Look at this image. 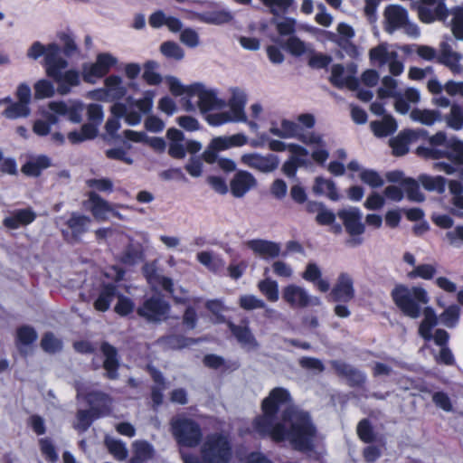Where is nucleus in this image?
<instances>
[{
  "mask_svg": "<svg viewBox=\"0 0 463 463\" xmlns=\"http://www.w3.org/2000/svg\"><path fill=\"white\" fill-rule=\"evenodd\" d=\"M86 205L93 217L98 221L108 220L109 213L121 218V215L118 212L114 211L110 203L101 198L96 192L89 193V199L86 202Z\"/></svg>",
  "mask_w": 463,
  "mask_h": 463,
  "instance_id": "5701e85b",
  "label": "nucleus"
},
{
  "mask_svg": "<svg viewBox=\"0 0 463 463\" xmlns=\"http://www.w3.org/2000/svg\"><path fill=\"white\" fill-rule=\"evenodd\" d=\"M155 96V91L146 90L139 99H134L132 97H128L127 99V103L129 106H135L140 113L146 114L150 112L153 108Z\"/></svg>",
  "mask_w": 463,
  "mask_h": 463,
  "instance_id": "8fccbe9b",
  "label": "nucleus"
},
{
  "mask_svg": "<svg viewBox=\"0 0 463 463\" xmlns=\"http://www.w3.org/2000/svg\"><path fill=\"white\" fill-rule=\"evenodd\" d=\"M117 296L116 287L112 284L104 285L94 302V307L98 311L104 312L109 309L110 303Z\"/></svg>",
  "mask_w": 463,
  "mask_h": 463,
  "instance_id": "37998d69",
  "label": "nucleus"
},
{
  "mask_svg": "<svg viewBox=\"0 0 463 463\" xmlns=\"http://www.w3.org/2000/svg\"><path fill=\"white\" fill-rule=\"evenodd\" d=\"M302 278L312 283L318 291L326 293L330 289V282L322 277L321 268L315 262H308L302 273Z\"/></svg>",
  "mask_w": 463,
  "mask_h": 463,
  "instance_id": "c85d7f7f",
  "label": "nucleus"
},
{
  "mask_svg": "<svg viewBox=\"0 0 463 463\" xmlns=\"http://www.w3.org/2000/svg\"><path fill=\"white\" fill-rule=\"evenodd\" d=\"M420 99V91L415 88H407L403 93L395 96L394 108L400 114L409 112L411 104H417Z\"/></svg>",
  "mask_w": 463,
  "mask_h": 463,
  "instance_id": "2f4dec72",
  "label": "nucleus"
},
{
  "mask_svg": "<svg viewBox=\"0 0 463 463\" xmlns=\"http://www.w3.org/2000/svg\"><path fill=\"white\" fill-rule=\"evenodd\" d=\"M445 151L446 155L444 157H448L456 163L463 164V141L455 137L449 138Z\"/></svg>",
  "mask_w": 463,
  "mask_h": 463,
  "instance_id": "6e6d98bb",
  "label": "nucleus"
},
{
  "mask_svg": "<svg viewBox=\"0 0 463 463\" xmlns=\"http://www.w3.org/2000/svg\"><path fill=\"white\" fill-rule=\"evenodd\" d=\"M133 456L129 463H146L152 459L155 455V449L152 444L146 440H136L132 444Z\"/></svg>",
  "mask_w": 463,
  "mask_h": 463,
  "instance_id": "72a5a7b5",
  "label": "nucleus"
},
{
  "mask_svg": "<svg viewBox=\"0 0 463 463\" xmlns=\"http://www.w3.org/2000/svg\"><path fill=\"white\" fill-rule=\"evenodd\" d=\"M397 89V80L392 78L391 76H384L382 79V86L378 90V96L381 99L393 97L398 95L396 91Z\"/></svg>",
  "mask_w": 463,
  "mask_h": 463,
  "instance_id": "0e129e2a",
  "label": "nucleus"
},
{
  "mask_svg": "<svg viewBox=\"0 0 463 463\" xmlns=\"http://www.w3.org/2000/svg\"><path fill=\"white\" fill-rule=\"evenodd\" d=\"M313 192L317 194L326 195L332 201H336L339 198L335 183L323 177L316 178Z\"/></svg>",
  "mask_w": 463,
  "mask_h": 463,
  "instance_id": "c03bdc74",
  "label": "nucleus"
},
{
  "mask_svg": "<svg viewBox=\"0 0 463 463\" xmlns=\"http://www.w3.org/2000/svg\"><path fill=\"white\" fill-rule=\"evenodd\" d=\"M331 82L336 87H346L355 90L358 87L357 79L342 65L335 64L332 67Z\"/></svg>",
  "mask_w": 463,
  "mask_h": 463,
  "instance_id": "7c9ffc66",
  "label": "nucleus"
},
{
  "mask_svg": "<svg viewBox=\"0 0 463 463\" xmlns=\"http://www.w3.org/2000/svg\"><path fill=\"white\" fill-rule=\"evenodd\" d=\"M451 31L458 40H463V5L452 10Z\"/></svg>",
  "mask_w": 463,
  "mask_h": 463,
  "instance_id": "774afa93",
  "label": "nucleus"
},
{
  "mask_svg": "<svg viewBox=\"0 0 463 463\" xmlns=\"http://www.w3.org/2000/svg\"><path fill=\"white\" fill-rule=\"evenodd\" d=\"M391 295L402 314L412 319L423 314L425 307L422 308V306L428 304L430 300L427 291L421 287L415 286L398 285L392 290Z\"/></svg>",
  "mask_w": 463,
  "mask_h": 463,
  "instance_id": "39448f33",
  "label": "nucleus"
},
{
  "mask_svg": "<svg viewBox=\"0 0 463 463\" xmlns=\"http://www.w3.org/2000/svg\"><path fill=\"white\" fill-rule=\"evenodd\" d=\"M101 350L105 356L104 368L107 371L108 376L110 379H115L117 377V368L118 365L117 351L112 345L107 343L102 345Z\"/></svg>",
  "mask_w": 463,
  "mask_h": 463,
  "instance_id": "79ce46f5",
  "label": "nucleus"
},
{
  "mask_svg": "<svg viewBox=\"0 0 463 463\" xmlns=\"http://www.w3.org/2000/svg\"><path fill=\"white\" fill-rule=\"evenodd\" d=\"M258 289L269 302H277L279 298V284L276 280L266 277L258 282Z\"/></svg>",
  "mask_w": 463,
  "mask_h": 463,
  "instance_id": "49530a36",
  "label": "nucleus"
},
{
  "mask_svg": "<svg viewBox=\"0 0 463 463\" xmlns=\"http://www.w3.org/2000/svg\"><path fill=\"white\" fill-rule=\"evenodd\" d=\"M199 18L203 23L221 25L231 22L232 15L230 12L222 10L201 14Z\"/></svg>",
  "mask_w": 463,
  "mask_h": 463,
  "instance_id": "5fc2aeb1",
  "label": "nucleus"
},
{
  "mask_svg": "<svg viewBox=\"0 0 463 463\" xmlns=\"http://www.w3.org/2000/svg\"><path fill=\"white\" fill-rule=\"evenodd\" d=\"M460 308L457 305L448 307L439 316V321L447 327H455L459 320Z\"/></svg>",
  "mask_w": 463,
  "mask_h": 463,
  "instance_id": "bf43d9fd",
  "label": "nucleus"
},
{
  "mask_svg": "<svg viewBox=\"0 0 463 463\" xmlns=\"http://www.w3.org/2000/svg\"><path fill=\"white\" fill-rule=\"evenodd\" d=\"M229 99L226 100L228 111H219L210 113L206 116V121L209 125L219 127L227 123L247 122L248 117L245 113V107L248 97L246 92L238 87L229 89Z\"/></svg>",
  "mask_w": 463,
  "mask_h": 463,
  "instance_id": "0eeeda50",
  "label": "nucleus"
},
{
  "mask_svg": "<svg viewBox=\"0 0 463 463\" xmlns=\"http://www.w3.org/2000/svg\"><path fill=\"white\" fill-rule=\"evenodd\" d=\"M105 443L109 452L118 460H124L128 457L126 444L112 437H107Z\"/></svg>",
  "mask_w": 463,
  "mask_h": 463,
  "instance_id": "680f3d73",
  "label": "nucleus"
},
{
  "mask_svg": "<svg viewBox=\"0 0 463 463\" xmlns=\"http://www.w3.org/2000/svg\"><path fill=\"white\" fill-rule=\"evenodd\" d=\"M48 107L57 118L59 116L65 117L72 123H80L82 119L84 104L80 100L52 101Z\"/></svg>",
  "mask_w": 463,
  "mask_h": 463,
  "instance_id": "a211bd4d",
  "label": "nucleus"
},
{
  "mask_svg": "<svg viewBox=\"0 0 463 463\" xmlns=\"http://www.w3.org/2000/svg\"><path fill=\"white\" fill-rule=\"evenodd\" d=\"M77 397L86 400L90 406V410H80L77 413L74 428L79 431L87 430L94 419L107 415L110 411V398L103 392L90 390L86 383L77 384Z\"/></svg>",
  "mask_w": 463,
  "mask_h": 463,
  "instance_id": "20e7f679",
  "label": "nucleus"
},
{
  "mask_svg": "<svg viewBox=\"0 0 463 463\" xmlns=\"http://www.w3.org/2000/svg\"><path fill=\"white\" fill-rule=\"evenodd\" d=\"M369 56L373 65L380 68L387 65L393 76H399L404 71L403 62L398 59V53L387 44H380L371 49Z\"/></svg>",
  "mask_w": 463,
  "mask_h": 463,
  "instance_id": "4468645a",
  "label": "nucleus"
},
{
  "mask_svg": "<svg viewBox=\"0 0 463 463\" xmlns=\"http://www.w3.org/2000/svg\"><path fill=\"white\" fill-rule=\"evenodd\" d=\"M244 244L255 255L263 259H275L279 256L281 251L279 243L263 239L249 240Z\"/></svg>",
  "mask_w": 463,
  "mask_h": 463,
  "instance_id": "a878e982",
  "label": "nucleus"
},
{
  "mask_svg": "<svg viewBox=\"0 0 463 463\" xmlns=\"http://www.w3.org/2000/svg\"><path fill=\"white\" fill-rule=\"evenodd\" d=\"M334 367L338 373L348 377L349 380L354 384H359L363 383L364 380V375L360 371L353 368L352 366L346 364L341 362H335Z\"/></svg>",
  "mask_w": 463,
  "mask_h": 463,
  "instance_id": "4d7b16f0",
  "label": "nucleus"
},
{
  "mask_svg": "<svg viewBox=\"0 0 463 463\" xmlns=\"http://www.w3.org/2000/svg\"><path fill=\"white\" fill-rule=\"evenodd\" d=\"M337 216L343 221L346 232L350 235H360L364 232L362 222V212L357 207L344 208L337 213Z\"/></svg>",
  "mask_w": 463,
  "mask_h": 463,
  "instance_id": "393cba45",
  "label": "nucleus"
},
{
  "mask_svg": "<svg viewBox=\"0 0 463 463\" xmlns=\"http://www.w3.org/2000/svg\"><path fill=\"white\" fill-rule=\"evenodd\" d=\"M171 431L177 443L185 447H195L202 439L200 426L193 420L183 415L171 420Z\"/></svg>",
  "mask_w": 463,
  "mask_h": 463,
  "instance_id": "1a4fd4ad",
  "label": "nucleus"
},
{
  "mask_svg": "<svg viewBox=\"0 0 463 463\" xmlns=\"http://www.w3.org/2000/svg\"><path fill=\"white\" fill-rule=\"evenodd\" d=\"M232 456V443L228 435L213 433L205 437L201 446L203 463H229Z\"/></svg>",
  "mask_w": 463,
  "mask_h": 463,
  "instance_id": "6e6552de",
  "label": "nucleus"
},
{
  "mask_svg": "<svg viewBox=\"0 0 463 463\" xmlns=\"http://www.w3.org/2000/svg\"><path fill=\"white\" fill-rule=\"evenodd\" d=\"M171 93L181 98V106L187 112L199 109L202 114L221 110L226 107V99L219 96L217 89L201 82L184 85L180 80L169 76L165 79Z\"/></svg>",
  "mask_w": 463,
  "mask_h": 463,
  "instance_id": "7ed1b4c3",
  "label": "nucleus"
},
{
  "mask_svg": "<svg viewBox=\"0 0 463 463\" xmlns=\"http://www.w3.org/2000/svg\"><path fill=\"white\" fill-rule=\"evenodd\" d=\"M245 166L263 174L274 172L279 165V157L274 154L262 155L257 152L245 153L241 156Z\"/></svg>",
  "mask_w": 463,
  "mask_h": 463,
  "instance_id": "dca6fc26",
  "label": "nucleus"
},
{
  "mask_svg": "<svg viewBox=\"0 0 463 463\" xmlns=\"http://www.w3.org/2000/svg\"><path fill=\"white\" fill-rule=\"evenodd\" d=\"M2 104H8V107L3 112V115L7 118L15 119L26 118L30 115L31 110L28 105L20 101L13 102L9 97L0 99V105Z\"/></svg>",
  "mask_w": 463,
  "mask_h": 463,
  "instance_id": "4c0bfd02",
  "label": "nucleus"
},
{
  "mask_svg": "<svg viewBox=\"0 0 463 463\" xmlns=\"http://www.w3.org/2000/svg\"><path fill=\"white\" fill-rule=\"evenodd\" d=\"M118 60L109 52H100L97 54L94 62L82 64L81 75L85 82L95 84L99 80L106 76L110 69L116 66Z\"/></svg>",
  "mask_w": 463,
  "mask_h": 463,
  "instance_id": "f8f14e48",
  "label": "nucleus"
},
{
  "mask_svg": "<svg viewBox=\"0 0 463 463\" xmlns=\"http://www.w3.org/2000/svg\"><path fill=\"white\" fill-rule=\"evenodd\" d=\"M52 165L51 158L44 155L32 157L26 164L22 166V172L30 176H38L43 170L50 167Z\"/></svg>",
  "mask_w": 463,
  "mask_h": 463,
  "instance_id": "e433bc0d",
  "label": "nucleus"
},
{
  "mask_svg": "<svg viewBox=\"0 0 463 463\" xmlns=\"http://www.w3.org/2000/svg\"><path fill=\"white\" fill-rule=\"evenodd\" d=\"M445 121L450 128L454 130H460L463 128V109L458 105L453 104L450 107L449 113L446 115Z\"/></svg>",
  "mask_w": 463,
  "mask_h": 463,
  "instance_id": "864d4df0",
  "label": "nucleus"
},
{
  "mask_svg": "<svg viewBox=\"0 0 463 463\" xmlns=\"http://www.w3.org/2000/svg\"><path fill=\"white\" fill-rule=\"evenodd\" d=\"M449 188L453 194L452 203L456 207L454 213L459 217H463V185L458 181H451L449 184Z\"/></svg>",
  "mask_w": 463,
  "mask_h": 463,
  "instance_id": "603ef678",
  "label": "nucleus"
},
{
  "mask_svg": "<svg viewBox=\"0 0 463 463\" xmlns=\"http://www.w3.org/2000/svg\"><path fill=\"white\" fill-rule=\"evenodd\" d=\"M128 92V88L122 77L109 75L104 80V86L87 93V98L103 102H112L123 99Z\"/></svg>",
  "mask_w": 463,
  "mask_h": 463,
  "instance_id": "9b49d317",
  "label": "nucleus"
},
{
  "mask_svg": "<svg viewBox=\"0 0 463 463\" xmlns=\"http://www.w3.org/2000/svg\"><path fill=\"white\" fill-rule=\"evenodd\" d=\"M419 182L428 191L443 193L446 188V180L442 176H431L428 175H421L419 177Z\"/></svg>",
  "mask_w": 463,
  "mask_h": 463,
  "instance_id": "3c124183",
  "label": "nucleus"
},
{
  "mask_svg": "<svg viewBox=\"0 0 463 463\" xmlns=\"http://www.w3.org/2000/svg\"><path fill=\"white\" fill-rule=\"evenodd\" d=\"M91 219L88 216L73 213L67 222V225L74 238L86 232L90 225Z\"/></svg>",
  "mask_w": 463,
  "mask_h": 463,
  "instance_id": "a18cd8bd",
  "label": "nucleus"
},
{
  "mask_svg": "<svg viewBox=\"0 0 463 463\" xmlns=\"http://www.w3.org/2000/svg\"><path fill=\"white\" fill-rule=\"evenodd\" d=\"M36 338L37 334L33 328L30 326L21 327L17 331V346L20 352L24 354H27Z\"/></svg>",
  "mask_w": 463,
  "mask_h": 463,
  "instance_id": "a19ab883",
  "label": "nucleus"
},
{
  "mask_svg": "<svg viewBox=\"0 0 463 463\" xmlns=\"http://www.w3.org/2000/svg\"><path fill=\"white\" fill-rule=\"evenodd\" d=\"M166 136L170 140L169 155L174 158H184L185 156V146L183 132L176 128H169Z\"/></svg>",
  "mask_w": 463,
  "mask_h": 463,
  "instance_id": "473e14b6",
  "label": "nucleus"
},
{
  "mask_svg": "<svg viewBox=\"0 0 463 463\" xmlns=\"http://www.w3.org/2000/svg\"><path fill=\"white\" fill-rule=\"evenodd\" d=\"M269 132L275 137L287 139L298 137L299 128L294 121L282 119L279 125L271 123Z\"/></svg>",
  "mask_w": 463,
  "mask_h": 463,
  "instance_id": "f704fd0d",
  "label": "nucleus"
},
{
  "mask_svg": "<svg viewBox=\"0 0 463 463\" xmlns=\"http://www.w3.org/2000/svg\"><path fill=\"white\" fill-rule=\"evenodd\" d=\"M26 57L32 61L43 58L46 75L58 84L60 94L66 95L71 88L80 85V72L74 69L65 71L68 61L61 56V47L58 43H50L45 45L40 41H34L26 51Z\"/></svg>",
  "mask_w": 463,
  "mask_h": 463,
  "instance_id": "f03ea898",
  "label": "nucleus"
},
{
  "mask_svg": "<svg viewBox=\"0 0 463 463\" xmlns=\"http://www.w3.org/2000/svg\"><path fill=\"white\" fill-rule=\"evenodd\" d=\"M419 18L426 24L443 20L447 16L444 0H420L415 3Z\"/></svg>",
  "mask_w": 463,
  "mask_h": 463,
  "instance_id": "f3484780",
  "label": "nucleus"
},
{
  "mask_svg": "<svg viewBox=\"0 0 463 463\" xmlns=\"http://www.w3.org/2000/svg\"><path fill=\"white\" fill-rule=\"evenodd\" d=\"M402 185L410 200L415 202H421L424 200V195L420 191L419 184L414 179H404Z\"/></svg>",
  "mask_w": 463,
  "mask_h": 463,
  "instance_id": "e2e57ef3",
  "label": "nucleus"
},
{
  "mask_svg": "<svg viewBox=\"0 0 463 463\" xmlns=\"http://www.w3.org/2000/svg\"><path fill=\"white\" fill-rule=\"evenodd\" d=\"M282 298L292 308H304L308 306H319L321 300L318 297L312 296L303 287L297 284H289L282 290Z\"/></svg>",
  "mask_w": 463,
  "mask_h": 463,
  "instance_id": "2eb2a0df",
  "label": "nucleus"
},
{
  "mask_svg": "<svg viewBox=\"0 0 463 463\" xmlns=\"http://www.w3.org/2000/svg\"><path fill=\"white\" fill-rule=\"evenodd\" d=\"M330 296L334 301L349 302L355 296L354 279L348 272H340L331 289Z\"/></svg>",
  "mask_w": 463,
  "mask_h": 463,
  "instance_id": "aec40b11",
  "label": "nucleus"
},
{
  "mask_svg": "<svg viewBox=\"0 0 463 463\" xmlns=\"http://www.w3.org/2000/svg\"><path fill=\"white\" fill-rule=\"evenodd\" d=\"M449 140L445 132L439 131L428 137L427 146H420L417 148V154L427 158H442L446 155L445 150L448 147Z\"/></svg>",
  "mask_w": 463,
  "mask_h": 463,
  "instance_id": "6ab92c4d",
  "label": "nucleus"
},
{
  "mask_svg": "<svg viewBox=\"0 0 463 463\" xmlns=\"http://www.w3.org/2000/svg\"><path fill=\"white\" fill-rule=\"evenodd\" d=\"M438 324V317L432 307H427L423 312V319L419 326V335L426 341L434 340L440 346V352L435 356V361L439 364L451 365L454 364V356L447 346L449 334L444 329H437L432 334V329Z\"/></svg>",
  "mask_w": 463,
  "mask_h": 463,
  "instance_id": "423d86ee",
  "label": "nucleus"
},
{
  "mask_svg": "<svg viewBox=\"0 0 463 463\" xmlns=\"http://www.w3.org/2000/svg\"><path fill=\"white\" fill-rule=\"evenodd\" d=\"M299 139L308 146H310L312 159L320 165H323L329 157V152L321 135L317 133H307L301 135Z\"/></svg>",
  "mask_w": 463,
  "mask_h": 463,
  "instance_id": "b1692460",
  "label": "nucleus"
},
{
  "mask_svg": "<svg viewBox=\"0 0 463 463\" xmlns=\"http://www.w3.org/2000/svg\"><path fill=\"white\" fill-rule=\"evenodd\" d=\"M36 218V213L30 208L13 211L9 216L4 219V225L9 229H17L32 223Z\"/></svg>",
  "mask_w": 463,
  "mask_h": 463,
  "instance_id": "c756f323",
  "label": "nucleus"
},
{
  "mask_svg": "<svg viewBox=\"0 0 463 463\" xmlns=\"http://www.w3.org/2000/svg\"><path fill=\"white\" fill-rule=\"evenodd\" d=\"M240 307L245 310L263 309L267 307L266 303L255 295H243L239 300Z\"/></svg>",
  "mask_w": 463,
  "mask_h": 463,
  "instance_id": "338daca9",
  "label": "nucleus"
},
{
  "mask_svg": "<svg viewBox=\"0 0 463 463\" xmlns=\"http://www.w3.org/2000/svg\"><path fill=\"white\" fill-rule=\"evenodd\" d=\"M228 325L232 335L243 348L253 350L258 347V343L247 326H235L231 322Z\"/></svg>",
  "mask_w": 463,
  "mask_h": 463,
  "instance_id": "c9c22d12",
  "label": "nucleus"
},
{
  "mask_svg": "<svg viewBox=\"0 0 463 463\" xmlns=\"http://www.w3.org/2000/svg\"><path fill=\"white\" fill-rule=\"evenodd\" d=\"M169 305L159 297L147 299L137 310L139 316L149 321H159L165 317Z\"/></svg>",
  "mask_w": 463,
  "mask_h": 463,
  "instance_id": "412c9836",
  "label": "nucleus"
},
{
  "mask_svg": "<svg viewBox=\"0 0 463 463\" xmlns=\"http://www.w3.org/2000/svg\"><path fill=\"white\" fill-rule=\"evenodd\" d=\"M426 135L427 131L421 128L402 131L397 137L390 140L393 154L396 156L405 155L409 150V144L419 140Z\"/></svg>",
  "mask_w": 463,
  "mask_h": 463,
  "instance_id": "4be33fe9",
  "label": "nucleus"
},
{
  "mask_svg": "<svg viewBox=\"0 0 463 463\" xmlns=\"http://www.w3.org/2000/svg\"><path fill=\"white\" fill-rule=\"evenodd\" d=\"M410 118L415 122L426 126H432L436 122L441 121V114L435 109H412L410 113Z\"/></svg>",
  "mask_w": 463,
  "mask_h": 463,
  "instance_id": "ea45409f",
  "label": "nucleus"
},
{
  "mask_svg": "<svg viewBox=\"0 0 463 463\" xmlns=\"http://www.w3.org/2000/svg\"><path fill=\"white\" fill-rule=\"evenodd\" d=\"M143 272L147 282L153 288H164L169 292L174 299L178 303H186L189 301L187 292L182 288H174L173 280L161 274H157L153 264H146L143 267Z\"/></svg>",
  "mask_w": 463,
  "mask_h": 463,
  "instance_id": "ddd939ff",
  "label": "nucleus"
},
{
  "mask_svg": "<svg viewBox=\"0 0 463 463\" xmlns=\"http://www.w3.org/2000/svg\"><path fill=\"white\" fill-rule=\"evenodd\" d=\"M263 111V107L260 102L252 103L249 107L248 121L243 123L249 127L250 131L257 132L259 130L258 121L262 118Z\"/></svg>",
  "mask_w": 463,
  "mask_h": 463,
  "instance_id": "13d9d810",
  "label": "nucleus"
},
{
  "mask_svg": "<svg viewBox=\"0 0 463 463\" xmlns=\"http://www.w3.org/2000/svg\"><path fill=\"white\" fill-rule=\"evenodd\" d=\"M257 184L256 178L248 171H238L231 181V192L235 197H242Z\"/></svg>",
  "mask_w": 463,
  "mask_h": 463,
  "instance_id": "cd10ccee",
  "label": "nucleus"
},
{
  "mask_svg": "<svg viewBox=\"0 0 463 463\" xmlns=\"http://www.w3.org/2000/svg\"><path fill=\"white\" fill-rule=\"evenodd\" d=\"M290 401L288 390L272 389L262 401V415L255 418L253 431L276 442L288 440L298 450H308L313 447L316 429L307 412L288 408Z\"/></svg>",
  "mask_w": 463,
  "mask_h": 463,
  "instance_id": "f257e3e1",
  "label": "nucleus"
},
{
  "mask_svg": "<svg viewBox=\"0 0 463 463\" xmlns=\"http://www.w3.org/2000/svg\"><path fill=\"white\" fill-rule=\"evenodd\" d=\"M196 259L202 265L213 272H219L225 266L222 258L212 251H200L197 253Z\"/></svg>",
  "mask_w": 463,
  "mask_h": 463,
  "instance_id": "58836bf2",
  "label": "nucleus"
},
{
  "mask_svg": "<svg viewBox=\"0 0 463 463\" xmlns=\"http://www.w3.org/2000/svg\"><path fill=\"white\" fill-rule=\"evenodd\" d=\"M461 60L462 55L455 52L447 42L439 44L438 62L448 67L453 73L459 74L463 71Z\"/></svg>",
  "mask_w": 463,
  "mask_h": 463,
  "instance_id": "bb28decb",
  "label": "nucleus"
},
{
  "mask_svg": "<svg viewBox=\"0 0 463 463\" xmlns=\"http://www.w3.org/2000/svg\"><path fill=\"white\" fill-rule=\"evenodd\" d=\"M55 90L53 84L45 79L38 80L34 84L35 99H42L51 98L54 95Z\"/></svg>",
  "mask_w": 463,
  "mask_h": 463,
  "instance_id": "69168bd1",
  "label": "nucleus"
},
{
  "mask_svg": "<svg viewBox=\"0 0 463 463\" xmlns=\"http://www.w3.org/2000/svg\"><path fill=\"white\" fill-rule=\"evenodd\" d=\"M371 128L375 136L386 137L396 130L397 123L393 117L388 115L380 121L371 122Z\"/></svg>",
  "mask_w": 463,
  "mask_h": 463,
  "instance_id": "de8ad7c7",
  "label": "nucleus"
},
{
  "mask_svg": "<svg viewBox=\"0 0 463 463\" xmlns=\"http://www.w3.org/2000/svg\"><path fill=\"white\" fill-rule=\"evenodd\" d=\"M359 178L363 183L372 188L381 187L384 184L383 176L377 171L373 169H362L359 174Z\"/></svg>",
  "mask_w": 463,
  "mask_h": 463,
  "instance_id": "052dcab7",
  "label": "nucleus"
},
{
  "mask_svg": "<svg viewBox=\"0 0 463 463\" xmlns=\"http://www.w3.org/2000/svg\"><path fill=\"white\" fill-rule=\"evenodd\" d=\"M45 119H36L33 124V131L39 137H45L51 133L52 125L58 123V118L51 112L43 113Z\"/></svg>",
  "mask_w": 463,
  "mask_h": 463,
  "instance_id": "09e8293b",
  "label": "nucleus"
},
{
  "mask_svg": "<svg viewBox=\"0 0 463 463\" xmlns=\"http://www.w3.org/2000/svg\"><path fill=\"white\" fill-rule=\"evenodd\" d=\"M385 31L392 33L396 30L403 29L409 36L417 38L420 36L418 26L408 20L407 10L400 5H389L384 11Z\"/></svg>",
  "mask_w": 463,
  "mask_h": 463,
  "instance_id": "9d476101",
  "label": "nucleus"
}]
</instances>
